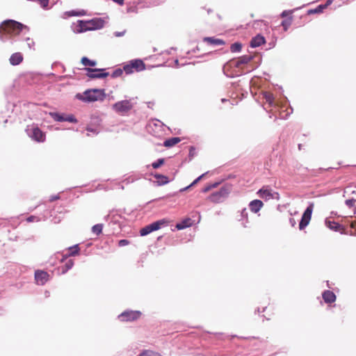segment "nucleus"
I'll return each mask as SVG.
<instances>
[{"label": "nucleus", "mask_w": 356, "mask_h": 356, "mask_svg": "<svg viewBox=\"0 0 356 356\" xmlns=\"http://www.w3.org/2000/svg\"><path fill=\"white\" fill-rule=\"evenodd\" d=\"M24 29H29L26 26L20 24V22L17 21L7 19L3 21L1 24L0 32L13 36L19 35Z\"/></svg>", "instance_id": "1"}, {"label": "nucleus", "mask_w": 356, "mask_h": 356, "mask_svg": "<svg viewBox=\"0 0 356 356\" xmlns=\"http://www.w3.org/2000/svg\"><path fill=\"white\" fill-rule=\"evenodd\" d=\"M76 97L81 101L86 102L104 100L105 92L104 89H89L82 94H78Z\"/></svg>", "instance_id": "2"}, {"label": "nucleus", "mask_w": 356, "mask_h": 356, "mask_svg": "<svg viewBox=\"0 0 356 356\" xmlns=\"http://www.w3.org/2000/svg\"><path fill=\"white\" fill-rule=\"evenodd\" d=\"M145 69V65L141 59L131 60L128 64L123 67L124 71L127 74H131L134 72H140Z\"/></svg>", "instance_id": "3"}, {"label": "nucleus", "mask_w": 356, "mask_h": 356, "mask_svg": "<svg viewBox=\"0 0 356 356\" xmlns=\"http://www.w3.org/2000/svg\"><path fill=\"white\" fill-rule=\"evenodd\" d=\"M169 221L166 218H162L160 220L156 221L150 225L142 227L140 230V234L142 236H146L152 232L159 229L163 226H167Z\"/></svg>", "instance_id": "4"}, {"label": "nucleus", "mask_w": 356, "mask_h": 356, "mask_svg": "<svg viewBox=\"0 0 356 356\" xmlns=\"http://www.w3.org/2000/svg\"><path fill=\"white\" fill-rule=\"evenodd\" d=\"M229 193L228 186L221 187L218 191L214 192L213 194L207 197V200L213 203L222 202L224 199L227 197Z\"/></svg>", "instance_id": "5"}, {"label": "nucleus", "mask_w": 356, "mask_h": 356, "mask_svg": "<svg viewBox=\"0 0 356 356\" xmlns=\"http://www.w3.org/2000/svg\"><path fill=\"white\" fill-rule=\"evenodd\" d=\"M133 105L130 100L125 99L117 102L116 104L113 105V108L115 111L120 114H125L131 111Z\"/></svg>", "instance_id": "6"}, {"label": "nucleus", "mask_w": 356, "mask_h": 356, "mask_svg": "<svg viewBox=\"0 0 356 356\" xmlns=\"http://www.w3.org/2000/svg\"><path fill=\"white\" fill-rule=\"evenodd\" d=\"M295 9L285 10L280 14V17L284 19L281 22V26L284 31H287L293 22V13Z\"/></svg>", "instance_id": "7"}, {"label": "nucleus", "mask_w": 356, "mask_h": 356, "mask_svg": "<svg viewBox=\"0 0 356 356\" xmlns=\"http://www.w3.org/2000/svg\"><path fill=\"white\" fill-rule=\"evenodd\" d=\"M312 212L313 204H311L309 207L306 209V210L302 215V219L299 224V227L300 229H304L306 226L309 225L312 218Z\"/></svg>", "instance_id": "8"}, {"label": "nucleus", "mask_w": 356, "mask_h": 356, "mask_svg": "<svg viewBox=\"0 0 356 356\" xmlns=\"http://www.w3.org/2000/svg\"><path fill=\"white\" fill-rule=\"evenodd\" d=\"M141 314L140 312H125L119 315L118 318L121 321H132L138 319Z\"/></svg>", "instance_id": "9"}, {"label": "nucleus", "mask_w": 356, "mask_h": 356, "mask_svg": "<svg viewBox=\"0 0 356 356\" xmlns=\"http://www.w3.org/2000/svg\"><path fill=\"white\" fill-rule=\"evenodd\" d=\"M89 73L88 76L90 79H104L108 76V72H104V69H86Z\"/></svg>", "instance_id": "10"}, {"label": "nucleus", "mask_w": 356, "mask_h": 356, "mask_svg": "<svg viewBox=\"0 0 356 356\" xmlns=\"http://www.w3.org/2000/svg\"><path fill=\"white\" fill-rule=\"evenodd\" d=\"M49 115L51 118L57 122H76L77 120L73 115H68L67 117L64 116L63 114H60L56 112H50Z\"/></svg>", "instance_id": "11"}, {"label": "nucleus", "mask_w": 356, "mask_h": 356, "mask_svg": "<svg viewBox=\"0 0 356 356\" xmlns=\"http://www.w3.org/2000/svg\"><path fill=\"white\" fill-rule=\"evenodd\" d=\"M49 275L42 270H37L35 273V280L37 284H44L48 281Z\"/></svg>", "instance_id": "12"}, {"label": "nucleus", "mask_w": 356, "mask_h": 356, "mask_svg": "<svg viewBox=\"0 0 356 356\" xmlns=\"http://www.w3.org/2000/svg\"><path fill=\"white\" fill-rule=\"evenodd\" d=\"M31 138L38 143H43L45 136L38 127H33L32 128Z\"/></svg>", "instance_id": "13"}, {"label": "nucleus", "mask_w": 356, "mask_h": 356, "mask_svg": "<svg viewBox=\"0 0 356 356\" xmlns=\"http://www.w3.org/2000/svg\"><path fill=\"white\" fill-rule=\"evenodd\" d=\"M332 3V0H327L325 4H321L316 6L315 8H312L307 10L308 15L319 14L322 13L325 9L327 8Z\"/></svg>", "instance_id": "14"}, {"label": "nucleus", "mask_w": 356, "mask_h": 356, "mask_svg": "<svg viewBox=\"0 0 356 356\" xmlns=\"http://www.w3.org/2000/svg\"><path fill=\"white\" fill-rule=\"evenodd\" d=\"M259 196L265 200H268L273 198V194L272 190L268 188L267 186H264L259 189L257 192Z\"/></svg>", "instance_id": "15"}, {"label": "nucleus", "mask_w": 356, "mask_h": 356, "mask_svg": "<svg viewBox=\"0 0 356 356\" xmlns=\"http://www.w3.org/2000/svg\"><path fill=\"white\" fill-rule=\"evenodd\" d=\"M249 207L252 212L257 213L264 207V202L259 200H254L250 202Z\"/></svg>", "instance_id": "16"}, {"label": "nucleus", "mask_w": 356, "mask_h": 356, "mask_svg": "<svg viewBox=\"0 0 356 356\" xmlns=\"http://www.w3.org/2000/svg\"><path fill=\"white\" fill-rule=\"evenodd\" d=\"M323 298L325 303H332L336 301L337 296L334 292L325 290L323 293Z\"/></svg>", "instance_id": "17"}, {"label": "nucleus", "mask_w": 356, "mask_h": 356, "mask_svg": "<svg viewBox=\"0 0 356 356\" xmlns=\"http://www.w3.org/2000/svg\"><path fill=\"white\" fill-rule=\"evenodd\" d=\"M252 59V56L245 55V56L239 57L236 60L233 61V63L235 67H241L242 65H245V63H249Z\"/></svg>", "instance_id": "18"}, {"label": "nucleus", "mask_w": 356, "mask_h": 356, "mask_svg": "<svg viewBox=\"0 0 356 356\" xmlns=\"http://www.w3.org/2000/svg\"><path fill=\"white\" fill-rule=\"evenodd\" d=\"M203 41L213 46L223 45L225 44L224 40L216 38H204Z\"/></svg>", "instance_id": "19"}, {"label": "nucleus", "mask_w": 356, "mask_h": 356, "mask_svg": "<svg viewBox=\"0 0 356 356\" xmlns=\"http://www.w3.org/2000/svg\"><path fill=\"white\" fill-rule=\"evenodd\" d=\"M9 60L12 65H18L23 60V56L20 53H15L10 56Z\"/></svg>", "instance_id": "20"}, {"label": "nucleus", "mask_w": 356, "mask_h": 356, "mask_svg": "<svg viewBox=\"0 0 356 356\" xmlns=\"http://www.w3.org/2000/svg\"><path fill=\"white\" fill-rule=\"evenodd\" d=\"M265 42V38L263 35H257L254 36L250 42V45L252 47H259Z\"/></svg>", "instance_id": "21"}, {"label": "nucleus", "mask_w": 356, "mask_h": 356, "mask_svg": "<svg viewBox=\"0 0 356 356\" xmlns=\"http://www.w3.org/2000/svg\"><path fill=\"white\" fill-rule=\"evenodd\" d=\"M325 225L330 228V229L334 230V231H339L341 233H342L343 228L337 222H331L330 220L325 221Z\"/></svg>", "instance_id": "22"}, {"label": "nucleus", "mask_w": 356, "mask_h": 356, "mask_svg": "<svg viewBox=\"0 0 356 356\" xmlns=\"http://www.w3.org/2000/svg\"><path fill=\"white\" fill-rule=\"evenodd\" d=\"M179 141L180 138L179 137H172L165 140L164 146L167 147H171L177 145Z\"/></svg>", "instance_id": "23"}, {"label": "nucleus", "mask_w": 356, "mask_h": 356, "mask_svg": "<svg viewBox=\"0 0 356 356\" xmlns=\"http://www.w3.org/2000/svg\"><path fill=\"white\" fill-rule=\"evenodd\" d=\"M92 21H88V22H83L82 20H79V31H84L87 30L92 29V27L90 26V24H92Z\"/></svg>", "instance_id": "24"}, {"label": "nucleus", "mask_w": 356, "mask_h": 356, "mask_svg": "<svg viewBox=\"0 0 356 356\" xmlns=\"http://www.w3.org/2000/svg\"><path fill=\"white\" fill-rule=\"evenodd\" d=\"M80 248L79 247V245H74L72 247H70L68 249V253H67L65 257H70V256H75L79 254Z\"/></svg>", "instance_id": "25"}, {"label": "nucleus", "mask_w": 356, "mask_h": 356, "mask_svg": "<svg viewBox=\"0 0 356 356\" xmlns=\"http://www.w3.org/2000/svg\"><path fill=\"white\" fill-rule=\"evenodd\" d=\"M81 63L86 67H94L96 65V61L90 60L87 57H82L81 59Z\"/></svg>", "instance_id": "26"}, {"label": "nucleus", "mask_w": 356, "mask_h": 356, "mask_svg": "<svg viewBox=\"0 0 356 356\" xmlns=\"http://www.w3.org/2000/svg\"><path fill=\"white\" fill-rule=\"evenodd\" d=\"M154 177L158 179V181L161 185L167 184L169 182V179L165 175L156 174L154 175Z\"/></svg>", "instance_id": "27"}, {"label": "nucleus", "mask_w": 356, "mask_h": 356, "mask_svg": "<svg viewBox=\"0 0 356 356\" xmlns=\"http://www.w3.org/2000/svg\"><path fill=\"white\" fill-rule=\"evenodd\" d=\"M103 230V225L102 224H97L92 227V232L96 236H99L102 233Z\"/></svg>", "instance_id": "28"}, {"label": "nucleus", "mask_w": 356, "mask_h": 356, "mask_svg": "<svg viewBox=\"0 0 356 356\" xmlns=\"http://www.w3.org/2000/svg\"><path fill=\"white\" fill-rule=\"evenodd\" d=\"M241 47V43L235 42L230 46V51L233 53L240 52Z\"/></svg>", "instance_id": "29"}, {"label": "nucleus", "mask_w": 356, "mask_h": 356, "mask_svg": "<svg viewBox=\"0 0 356 356\" xmlns=\"http://www.w3.org/2000/svg\"><path fill=\"white\" fill-rule=\"evenodd\" d=\"M139 356H161L159 353L152 351V350H145Z\"/></svg>", "instance_id": "30"}, {"label": "nucleus", "mask_w": 356, "mask_h": 356, "mask_svg": "<svg viewBox=\"0 0 356 356\" xmlns=\"http://www.w3.org/2000/svg\"><path fill=\"white\" fill-rule=\"evenodd\" d=\"M74 265V261L72 260H68L65 264V268L63 270V273H65L67 272L69 269H70Z\"/></svg>", "instance_id": "31"}, {"label": "nucleus", "mask_w": 356, "mask_h": 356, "mask_svg": "<svg viewBox=\"0 0 356 356\" xmlns=\"http://www.w3.org/2000/svg\"><path fill=\"white\" fill-rule=\"evenodd\" d=\"M165 162L164 159H159L156 161L152 163V167L154 169H157V168H160L161 165H163Z\"/></svg>", "instance_id": "32"}, {"label": "nucleus", "mask_w": 356, "mask_h": 356, "mask_svg": "<svg viewBox=\"0 0 356 356\" xmlns=\"http://www.w3.org/2000/svg\"><path fill=\"white\" fill-rule=\"evenodd\" d=\"M204 175V174L200 175V177H198L197 178H196L195 179H194L193 181V182L191 184V185H189L188 186H186L182 189H181V191H186L187 190L188 188H191V186H193L194 185H195L196 184H197L199 182V181L202 178V177Z\"/></svg>", "instance_id": "33"}, {"label": "nucleus", "mask_w": 356, "mask_h": 356, "mask_svg": "<svg viewBox=\"0 0 356 356\" xmlns=\"http://www.w3.org/2000/svg\"><path fill=\"white\" fill-rule=\"evenodd\" d=\"M123 71H124L123 69L118 68L113 71L111 76L113 78H118V77H119V76L122 74Z\"/></svg>", "instance_id": "34"}, {"label": "nucleus", "mask_w": 356, "mask_h": 356, "mask_svg": "<svg viewBox=\"0 0 356 356\" xmlns=\"http://www.w3.org/2000/svg\"><path fill=\"white\" fill-rule=\"evenodd\" d=\"M355 203L356 200L355 199L347 200L346 201V204L349 208H354V207H355Z\"/></svg>", "instance_id": "35"}, {"label": "nucleus", "mask_w": 356, "mask_h": 356, "mask_svg": "<svg viewBox=\"0 0 356 356\" xmlns=\"http://www.w3.org/2000/svg\"><path fill=\"white\" fill-rule=\"evenodd\" d=\"M264 97L266 98V101L268 102L269 104H273V99H274V97L273 96L272 94L270 93H266L265 95H264Z\"/></svg>", "instance_id": "36"}, {"label": "nucleus", "mask_w": 356, "mask_h": 356, "mask_svg": "<svg viewBox=\"0 0 356 356\" xmlns=\"http://www.w3.org/2000/svg\"><path fill=\"white\" fill-rule=\"evenodd\" d=\"M218 183H216V184H213L211 185L207 186L204 188H203V192H204V193L208 192L211 189L216 188L218 186Z\"/></svg>", "instance_id": "37"}, {"label": "nucleus", "mask_w": 356, "mask_h": 356, "mask_svg": "<svg viewBox=\"0 0 356 356\" xmlns=\"http://www.w3.org/2000/svg\"><path fill=\"white\" fill-rule=\"evenodd\" d=\"M129 243V241L127 239H121L118 241V245L120 247H123V245H128Z\"/></svg>", "instance_id": "38"}, {"label": "nucleus", "mask_w": 356, "mask_h": 356, "mask_svg": "<svg viewBox=\"0 0 356 356\" xmlns=\"http://www.w3.org/2000/svg\"><path fill=\"white\" fill-rule=\"evenodd\" d=\"M195 149L193 147H191L189 149V157L190 159H192L195 156Z\"/></svg>", "instance_id": "39"}, {"label": "nucleus", "mask_w": 356, "mask_h": 356, "mask_svg": "<svg viewBox=\"0 0 356 356\" xmlns=\"http://www.w3.org/2000/svg\"><path fill=\"white\" fill-rule=\"evenodd\" d=\"M26 220L27 222H33V221H37L38 222L40 220H39V218L37 217V216H31L29 217H28L26 218Z\"/></svg>", "instance_id": "40"}, {"label": "nucleus", "mask_w": 356, "mask_h": 356, "mask_svg": "<svg viewBox=\"0 0 356 356\" xmlns=\"http://www.w3.org/2000/svg\"><path fill=\"white\" fill-rule=\"evenodd\" d=\"M37 2H38L43 8L47 7L49 4V0H39Z\"/></svg>", "instance_id": "41"}, {"label": "nucleus", "mask_w": 356, "mask_h": 356, "mask_svg": "<svg viewBox=\"0 0 356 356\" xmlns=\"http://www.w3.org/2000/svg\"><path fill=\"white\" fill-rule=\"evenodd\" d=\"M85 14V13L83 11H81V12H74V11H72L70 13H69V15L70 16H81V15H83Z\"/></svg>", "instance_id": "42"}, {"label": "nucleus", "mask_w": 356, "mask_h": 356, "mask_svg": "<svg viewBox=\"0 0 356 356\" xmlns=\"http://www.w3.org/2000/svg\"><path fill=\"white\" fill-rule=\"evenodd\" d=\"M289 224L291 227H295L296 225V221L295 220V218L293 217L289 218Z\"/></svg>", "instance_id": "43"}, {"label": "nucleus", "mask_w": 356, "mask_h": 356, "mask_svg": "<svg viewBox=\"0 0 356 356\" xmlns=\"http://www.w3.org/2000/svg\"><path fill=\"white\" fill-rule=\"evenodd\" d=\"M59 198H60V197H59V196H58V195H54V196H51V197H50L49 201H50V202H54V201H55V200H58Z\"/></svg>", "instance_id": "44"}, {"label": "nucleus", "mask_w": 356, "mask_h": 356, "mask_svg": "<svg viewBox=\"0 0 356 356\" xmlns=\"http://www.w3.org/2000/svg\"><path fill=\"white\" fill-rule=\"evenodd\" d=\"M186 225H182V224H177L176 225V227L178 229H184V227H186Z\"/></svg>", "instance_id": "45"}, {"label": "nucleus", "mask_w": 356, "mask_h": 356, "mask_svg": "<svg viewBox=\"0 0 356 356\" xmlns=\"http://www.w3.org/2000/svg\"><path fill=\"white\" fill-rule=\"evenodd\" d=\"M350 227L352 229H356V221H353L350 222Z\"/></svg>", "instance_id": "46"}, {"label": "nucleus", "mask_w": 356, "mask_h": 356, "mask_svg": "<svg viewBox=\"0 0 356 356\" xmlns=\"http://www.w3.org/2000/svg\"><path fill=\"white\" fill-rule=\"evenodd\" d=\"M113 1L119 5H122L124 3V0H113Z\"/></svg>", "instance_id": "47"}, {"label": "nucleus", "mask_w": 356, "mask_h": 356, "mask_svg": "<svg viewBox=\"0 0 356 356\" xmlns=\"http://www.w3.org/2000/svg\"><path fill=\"white\" fill-rule=\"evenodd\" d=\"M241 215H242L243 216H245V217H246V218H247V213H246L245 209H243V210L242 211V212H241Z\"/></svg>", "instance_id": "48"}, {"label": "nucleus", "mask_w": 356, "mask_h": 356, "mask_svg": "<svg viewBox=\"0 0 356 356\" xmlns=\"http://www.w3.org/2000/svg\"><path fill=\"white\" fill-rule=\"evenodd\" d=\"M116 35H117V36H120V35H122V33H116Z\"/></svg>", "instance_id": "49"}, {"label": "nucleus", "mask_w": 356, "mask_h": 356, "mask_svg": "<svg viewBox=\"0 0 356 356\" xmlns=\"http://www.w3.org/2000/svg\"><path fill=\"white\" fill-rule=\"evenodd\" d=\"M351 235H356V231L354 233H351Z\"/></svg>", "instance_id": "50"}, {"label": "nucleus", "mask_w": 356, "mask_h": 356, "mask_svg": "<svg viewBox=\"0 0 356 356\" xmlns=\"http://www.w3.org/2000/svg\"><path fill=\"white\" fill-rule=\"evenodd\" d=\"M38 0H34V1H38Z\"/></svg>", "instance_id": "51"}]
</instances>
